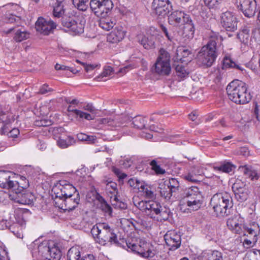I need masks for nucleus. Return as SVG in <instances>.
I'll return each mask as SVG.
<instances>
[{
    "instance_id": "62",
    "label": "nucleus",
    "mask_w": 260,
    "mask_h": 260,
    "mask_svg": "<svg viewBox=\"0 0 260 260\" xmlns=\"http://www.w3.org/2000/svg\"><path fill=\"white\" fill-rule=\"evenodd\" d=\"M160 28H161V31L163 32V33L165 35V36L167 38V39L171 41L172 39H173V36L171 35V33H170L169 31L168 28L165 26H164L163 25H160Z\"/></svg>"
},
{
    "instance_id": "38",
    "label": "nucleus",
    "mask_w": 260,
    "mask_h": 260,
    "mask_svg": "<svg viewBox=\"0 0 260 260\" xmlns=\"http://www.w3.org/2000/svg\"><path fill=\"white\" fill-rule=\"evenodd\" d=\"M190 54L191 50L186 48L185 47H179L176 50V55L178 57L177 59H179L182 61H184L185 60H182V58L180 57L181 56L182 58H185L188 57Z\"/></svg>"
},
{
    "instance_id": "6",
    "label": "nucleus",
    "mask_w": 260,
    "mask_h": 260,
    "mask_svg": "<svg viewBox=\"0 0 260 260\" xmlns=\"http://www.w3.org/2000/svg\"><path fill=\"white\" fill-rule=\"evenodd\" d=\"M92 234L96 242L105 245L107 242L114 243L119 246L120 243L114 230L105 223H99L93 225L91 230Z\"/></svg>"
},
{
    "instance_id": "40",
    "label": "nucleus",
    "mask_w": 260,
    "mask_h": 260,
    "mask_svg": "<svg viewBox=\"0 0 260 260\" xmlns=\"http://www.w3.org/2000/svg\"><path fill=\"white\" fill-rule=\"evenodd\" d=\"M29 37V34L25 30H17L15 32L13 39L17 42H20Z\"/></svg>"
},
{
    "instance_id": "55",
    "label": "nucleus",
    "mask_w": 260,
    "mask_h": 260,
    "mask_svg": "<svg viewBox=\"0 0 260 260\" xmlns=\"http://www.w3.org/2000/svg\"><path fill=\"white\" fill-rule=\"evenodd\" d=\"M100 208L102 210L109 215H111L112 212L111 207L107 203V202L101 205Z\"/></svg>"
},
{
    "instance_id": "18",
    "label": "nucleus",
    "mask_w": 260,
    "mask_h": 260,
    "mask_svg": "<svg viewBox=\"0 0 260 260\" xmlns=\"http://www.w3.org/2000/svg\"><path fill=\"white\" fill-rule=\"evenodd\" d=\"M56 27L55 23L52 20L46 21L43 18H39L36 22V30L44 35H48Z\"/></svg>"
},
{
    "instance_id": "59",
    "label": "nucleus",
    "mask_w": 260,
    "mask_h": 260,
    "mask_svg": "<svg viewBox=\"0 0 260 260\" xmlns=\"http://www.w3.org/2000/svg\"><path fill=\"white\" fill-rule=\"evenodd\" d=\"M219 0H203L204 4L210 9L216 7Z\"/></svg>"
},
{
    "instance_id": "31",
    "label": "nucleus",
    "mask_w": 260,
    "mask_h": 260,
    "mask_svg": "<svg viewBox=\"0 0 260 260\" xmlns=\"http://www.w3.org/2000/svg\"><path fill=\"white\" fill-rule=\"evenodd\" d=\"M57 145L61 148H66L75 143L74 138L71 136H57Z\"/></svg>"
},
{
    "instance_id": "11",
    "label": "nucleus",
    "mask_w": 260,
    "mask_h": 260,
    "mask_svg": "<svg viewBox=\"0 0 260 260\" xmlns=\"http://www.w3.org/2000/svg\"><path fill=\"white\" fill-rule=\"evenodd\" d=\"M38 252L43 258L48 260H59L61 256L59 249L54 244L51 246L47 242L38 246Z\"/></svg>"
},
{
    "instance_id": "51",
    "label": "nucleus",
    "mask_w": 260,
    "mask_h": 260,
    "mask_svg": "<svg viewBox=\"0 0 260 260\" xmlns=\"http://www.w3.org/2000/svg\"><path fill=\"white\" fill-rule=\"evenodd\" d=\"M5 18L7 22H17L20 20V18L11 13H6Z\"/></svg>"
},
{
    "instance_id": "5",
    "label": "nucleus",
    "mask_w": 260,
    "mask_h": 260,
    "mask_svg": "<svg viewBox=\"0 0 260 260\" xmlns=\"http://www.w3.org/2000/svg\"><path fill=\"white\" fill-rule=\"evenodd\" d=\"M247 89L246 84L238 80L230 82L226 89L229 99L237 104H245L251 100V96Z\"/></svg>"
},
{
    "instance_id": "32",
    "label": "nucleus",
    "mask_w": 260,
    "mask_h": 260,
    "mask_svg": "<svg viewBox=\"0 0 260 260\" xmlns=\"http://www.w3.org/2000/svg\"><path fill=\"white\" fill-rule=\"evenodd\" d=\"M101 123L107 124L112 127H117L120 125V116L118 115L110 116L100 120Z\"/></svg>"
},
{
    "instance_id": "14",
    "label": "nucleus",
    "mask_w": 260,
    "mask_h": 260,
    "mask_svg": "<svg viewBox=\"0 0 260 260\" xmlns=\"http://www.w3.org/2000/svg\"><path fill=\"white\" fill-rule=\"evenodd\" d=\"M152 7L157 15L165 17L172 10L173 6L169 0H153Z\"/></svg>"
},
{
    "instance_id": "26",
    "label": "nucleus",
    "mask_w": 260,
    "mask_h": 260,
    "mask_svg": "<svg viewBox=\"0 0 260 260\" xmlns=\"http://www.w3.org/2000/svg\"><path fill=\"white\" fill-rule=\"evenodd\" d=\"M17 183H14V180H10V172L5 171H0V186L4 188L10 189L13 186H17Z\"/></svg>"
},
{
    "instance_id": "4",
    "label": "nucleus",
    "mask_w": 260,
    "mask_h": 260,
    "mask_svg": "<svg viewBox=\"0 0 260 260\" xmlns=\"http://www.w3.org/2000/svg\"><path fill=\"white\" fill-rule=\"evenodd\" d=\"M220 39L216 36H211L207 44L204 46L198 54V62L206 67H211L217 56V46Z\"/></svg>"
},
{
    "instance_id": "20",
    "label": "nucleus",
    "mask_w": 260,
    "mask_h": 260,
    "mask_svg": "<svg viewBox=\"0 0 260 260\" xmlns=\"http://www.w3.org/2000/svg\"><path fill=\"white\" fill-rule=\"evenodd\" d=\"M126 31L121 26H116L113 30L107 35V40L111 43H117L123 39Z\"/></svg>"
},
{
    "instance_id": "9",
    "label": "nucleus",
    "mask_w": 260,
    "mask_h": 260,
    "mask_svg": "<svg viewBox=\"0 0 260 260\" xmlns=\"http://www.w3.org/2000/svg\"><path fill=\"white\" fill-rule=\"evenodd\" d=\"M9 197L14 202L23 205H31L35 200V197L32 192L21 188H11Z\"/></svg>"
},
{
    "instance_id": "19",
    "label": "nucleus",
    "mask_w": 260,
    "mask_h": 260,
    "mask_svg": "<svg viewBox=\"0 0 260 260\" xmlns=\"http://www.w3.org/2000/svg\"><path fill=\"white\" fill-rule=\"evenodd\" d=\"M190 19L189 15L185 14L183 11L176 10L173 12L169 16L168 20L170 24L178 26L180 24H184L189 21Z\"/></svg>"
},
{
    "instance_id": "36",
    "label": "nucleus",
    "mask_w": 260,
    "mask_h": 260,
    "mask_svg": "<svg viewBox=\"0 0 260 260\" xmlns=\"http://www.w3.org/2000/svg\"><path fill=\"white\" fill-rule=\"evenodd\" d=\"M133 126L137 129H147L146 120L145 117L140 116L135 117L133 119Z\"/></svg>"
},
{
    "instance_id": "53",
    "label": "nucleus",
    "mask_w": 260,
    "mask_h": 260,
    "mask_svg": "<svg viewBox=\"0 0 260 260\" xmlns=\"http://www.w3.org/2000/svg\"><path fill=\"white\" fill-rule=\"evenodd\" d=\"M257 241H254L252 239H250L249 238H246L244 237V240L243 242V245L245 248H250L252 247L253 245H254Z\"/></svg>"
},
{
    "instance_id": "60",
    "label": "nucleus",
    "mask_w": 260,
    "mask_h": 260,
    "mask_svg": "<svg viewBox=\"0 0 260 260\" xmlns=\"http://www.w3.org/2000/svg\"><path fill=\"white\" fill-rule=\"evenodd\" d=\"M52 91L53 89L49 88L48 84H44L40 87L39 93L42 94H44Z\"/></svg>"
},
{
    "instance_id": "10",
    "label": "nucleus",
    "mask_w": 260,
    "mask_h": 260,
    "mask_svg": "<svg viewBox=\"0 0 260 260\" xmlns=\"http://www.w3.org/2000/svg\"><path fill=\"white\" fill-rule=\"evenodd\" d=\"M89 4L92 11L98 17L107 16L114 7L111 0H91Z\"/></svg>"
},
{
    "instance_id": "25",
    "label": "nucleus",
    "mask_w": 260,
    "mask_h": 260,
    "mask_svg": "<svg viewBox=\"0 0 260 260\" xmlns=\"http://www.w3.org/2000/svg\"><path fill=\"white\" fill-rule=\"evenodd\" d=\"M62 204L64 205V210H72L79 204L80 201L79 194H73L72 197H67L62 199Z\"/></svg>"
},
{
    "instance_id": "1",
    "label": "nucleus",
    "mask_w": 260,
    "mask_h": 260,
    "mask_svg": "<svg viewBox=\"0 0 260 260\" xmlns=\"http://www.w3.org/2000/svg\"><path fill=\"white\" fill-rule=\"evenodd\" d=\"M125 245L128 249L142 257L150 260H169L167 254L159 245L154 246L142 240L136 243L132 239H127Z\"/></svg>"
},
{
    "instance_id": "37",
    "label": "nucleus",
    "mask_w": 260,
    "mask_h": 260,
    "mask_svg": "<svg viewBox=\"0 0 260 260\" xmlns=\"http://www.w3.org/2000/svg\"><path fill=\"white\" fill-rule=\"evenodd\" d=\"M172 215V213L169 208L166 207H162L159 209V213H158L157 216L155 218L157 220L161 221L162 220H167L170 216Z\"/></svg>"
},
{
    "instance_id": "61",
    "label": "nucleus",
    "mask_w": 260,
    "mask_h": 260,
    "mask_svg": "<svg viewBox=\"0 0 260 260\" xmlns=\"http://www.w3.org/2000/svg\"><path fill=\"white\" fill-rule=\"evenodd\" d=\"M20 132L18 128H14L7 133V135L9 138H16L19 135Z\"/></svg>"
},
{
    "instance_id": "34",
    "label": "nucleus",
    "mask_w": 260,
    "mask_h": 260,
    "mask_svg": "<svg viewBox=\"0 0 260 260\" xmlns=\"http://www.w3.org/2000/svg\"><path fill=\"white\" fill-rule=\"evenodd\" d=\"M99 22V25L103 29L105 30H109L112 28L115 24V20H112L110 18L107 17H100Z\"/></svg>"
},
{
    "instance_id": "16",
    "label": "nucleus",
    "mask_w": 260,
    "mask_h": 260,
    "mask_svg": "<svg viewBox=\"0 0 260 260\" xmlns=\"http://www.w3.org/2000/svg\"><path fill=\"white\" fill-rule=\"evenodd\" d=\"M237 3L245 17L251 18L254 16L256 7L255 0H237Z\"/></svg>"
},
{
    "instance_id": "46",
    "label": "nucleus",
    "mask_w": 260,
    "mask_h": 260,
    "mask_svg": "<svg viewBox=\"0 0 260 260\" xmlns=\"http://www.w3.org/2000/svg\"><path fill=\"white\" fill-rule=\"evenodd\" d=\"M167 185L175 192L178 191L180 188L179 181L174 178L169 179V183Z\"/></svg>"
},
{
    "instance_id": "49",
    "label": "nucleus",
    "mask_w": 260,
    "mask_h": 260,
    "mask_svg": "<svg viewBox=\"0 0 260 260\" xmlns=\"http://www.w3.org/2000/svg\"><path fill=\"white\" fill-rule=\"evenodd\" d=\"M134 203L136 207H137L139 210L146 214L148 206V201L143 200L138 202L134 201Z\"/></svg>"
},
{
    "instance_id": "29",
    "label": "nucleus",
    "mask_w": 260,
    "mask_h": 260,
    "mask_svg": "<svg viewBox=\"0 0 260 260\" xmlns=\"http://www.w3.org/2000/svg\"><path fill=\"white\" fill-rule=\"evenodd\" d=\"M234 168H235L234 165L232 162L226 161H223L215 164L213 166V169L214 171L226 173L232 172Z\"/></svg>"
},
{
    "instance_id": "48",
    "label": "nucleus",
    "mask_w": 260,
    "mask_h": 260,
    "mask_svg": "<svg viewBox=\"0 0 260 260\" xmlns=\"http://www.w3.org/2000/svg\"><path fill=\"white\" fill-rule=\"evenodd\" d=\"M113 69L111 67L108 66L105 67L104 68L103 72L101 73V75L96 77L95 79L98 81H105V80H102V78L110 75L111 73L113 72Z\"/></svg>"
},
{
    "instance_id": "13",
    "label": "nucleus",
    "mask_w": 260,
    "mask_h": 260,
    "mask_svg": "<svg viewBox=\"0 0 260 260\" xmlns=\"http://www.w3.org/2000/svg\"><path fill=\"white\" fill-rule=\"evenodd\" d=\"M237 18L233 13L228 11L221 14V24L226 31H235L237 29Z\"/></svg>"
},
{
    "instance_id": "41",
    "label": "nucleus",
    "mask_w": 260,
    "mask_h": 260,
    "mask_svg": "<svg viewBox=\"0 0 260 260\" xmlns=\"http://www.w3.org/2000/svg\"><path fill=\"white\" fill-rule=\"evenodd\" d=\"M74 111V116L77 119L80 120L85 118L87 120H90L93 119V117L89 113L79 110H75Z\"/></svg>"
},
{
    "instance_id": "12",
    "label": "nucleus",
    "mask_w": 260,
    "mask_h": 260,
    "mask_svg": "<svg viewBox=\"0 0 260 260\" xmlns=\"http://www.w3.org/2000/svg\"><path fill=\"white\" fill-rule=\"evenodd\" d=\"M52 191H53L55 198L60 200L67 197H72L73 194L79 193L76 188L72 184L66 183H59L54 186Z\"/></svg>"
},
{
    "instance_id": "2",
    "label": "nucleus",
    "mask_w": 260,
    "mask_h": 260,
    "mask_svg": "<svg viewBox=\"0 0 260 260\" xmlns=\"http://www.w3.org/2000/svg\"><path fill=\"white\" fill-rule=\"evenodd\" d=\"M64 13V6L62 2H57L54 7L53 14L55 17L59 18L61 19V24L63 26L68 28L75 34H79L83 32L85 25V20L83 19L74 18L73 17L63 16Z\"/></svg>"
},
{
    "instance_id": "57",
    "label": "nucleus",
    "mask_w": 260,
    "mask_h": 260,
    "mask_svg": "<svg viewBox=\"0 0 260 260\" xmlns=\"http://www.w3.org/2000/svg\"><path fill=\"white\" fill-rule=\"evenodd\" d=\"M77 138L80 141H91L94 140L93 136H89L83 133L78 134Z\"/></svg>"
},
{
    "instance_id": "50",
    "label": "nucleus",
    "mask_w": 260,
    "mask_h": 260,
    "mask_svg": "<svg viewBox=\"0 0 260 260\" xmlns=\"http://www.w3.org/2000/svg\"><path fill=\"white\" fill-rule=\"evenodd\" d=\"M22 210H18L15 212L14 215L16 222L21 226L25 224V221L22 217Z\"/></svg>"
},
{
    "instance_id": "17",
    "label": "nucleus",
    "mask_w": 260,
    "mask_h": 260,
    "mask_svg": "<svg viewBox=\"0 0 260 260\" xmlns=\"http://www.w3.org/2000/svg\"><path fill=\"white\" fill-rule=\"evenodd\" d=\"M232 189L237 200L240 202L245 201L248 197L249 191L245 184L237 180L232 186Z\"/></svg>"
},
{
    "instance_id": "43",
    "label": "nucleus",
    "mask_w": 260,
    "mask_h": 260,
    "mask_svg": "<svg viewBox=\"0 0 260 260\" xmlns=\"http://www.w3.org/2000/svg\"><path fill=\"white\" fill-rule=\"evenodd\" d=\"M150 165L152 170L155 172L156 174L162 175L166 173L165 170L161 168L155 160L153 159L151 161Z\"/></svg>"
},
{
    "instance_id": "15",
    "label": "nucleus",
    "mask_w": 260,
    "mask_h": 260,
    "mask_svg": "<svg viewBox=\"0 0 260 260\" xmlns=\"http://www.w3.org/2000/svg\"><path fill=\"white\" fill-rule=\"evenodd\" d=\"M164 239L170 250H175L180 247L181 235L175 231H168L165 235Z\"/></svg>"
},
{
    "instance_id": "58",
    "label": "nucleus",
    "mask_w": 260,
    "mask_h": 260,
    "mask_svg": "<svg viewBox=\"0 0 260 260\" xmlns=\"http://www.w3.org/2000/svg\"><path fill=\"white\" fill-rule=\"evenodd\" d=\"M53 133L54 136L56 137L57 136H65V131L64 129L62 127H56L54 128Z\"/></svg>"
},
{
    "instance_id": "8",
    "label": "nucleus",
    "mask_w": 260,
    "mask_h": 260,
    "mask_svg": "<svg viewBox=\"0 0 260 260\" xmlns=\"http://www.w3.org/2000/svg\"><path fill=\"white\" fill-rule=\"evenodd\" d=\"M189 209L196 211L200 209L203 203V196L198 187L191 186L185 188L182 193Z\"/></svg>"
},
{
    "instance_id": "45",
    "label": "nucleus",
    "mask_w": 260,
    "mask_h": 260,
    "mask_svg": "<svg viewBox=\"0 0 260 260\" xmlns=\"http://www.w3.org/2000/svg\"><path fill=\"white\" fill-rule=\"evenodd\" d=\"M175 71L177 75L180 78H184L188 74L184 67L181 64L175 65Z\"/></svg>"
},
{
    "instance_id": "27",
    "label": "nucleus",
    "mask_w": 260,
    "mask_h": 260,
    "mask_svg": "<svg viewBox=\"0 0 260 260\" xmlns=\"http://www.w3.org/2000/svg\"><path fill=\"white\" fill-rule=\"evenodd\" d=\"M182 36L185 41H189L193 38L194 34V25L191 19L184 24Z\"/></svg>"
},
{
    "instance_id": "52",
    "label": "nucleus",
    "mask_w": 260,
    "mask_h": 260,
    "mask_svg": "<svg viewBox=\"0 0 260 260\" xmlns=\"http://www.w3.org/2000/svg\"><path fill=\"white\" fill-rule=\"evenodd\" d=\"M242 222H240L238 225H236V226L232 230V231L237 234L242 235L243 234L244 229L243 227L247 226L246 225H244L242 224Z\"/></svg>"
},
{
    "instance_id": "22",
    "label": "nucleus",
    "mask_w": 260,
    "mask_h": 260,
    "mask_svg": "<svg viewBox=\"0 0 260 260\" xmlns=\"http://www.w3.org/2000/svg\"><path fill=\"white\" fill-rule=\"evenodd\" d=\"M243 228L244 232L243 235L244 237L257 241L259 229L257 223L254 222L252 224H249L247 226Z\"/></svg>"
},
{
    "instance_id": "47",
    "label": "nucleus",
    "mask_w": 260,
    "mask_h": 260,
    "mask_svg": "<svg viewBox=\"0 0 260 260\" xmlns=\"http://www.w3.org/2000/svg\"><path fill=\"white\" fill-rule=\"evenodd\" d=\"M14 183H17L18 185L15 186V185H13L12 188H21L23 189H26L27 187L29 186V182L26 179V178L24 176H21L20 178V181H14Z\"/></svg>"
},
{
    "instance_id": "56",
    "label": "nucleus",
    "mask_w": 260,
    "mask_h": 260,
    "mask_svg": "<svg viewBox=\"0 0 260 260\" xmlns=\"http://www.w3.org/2000/svg\"><path fill=\"white\" fill-rule=\"evenodd\" d=\"M112 171L119 178V180L124 179L127 176L125 173H122L119 169L115 167L112 168Z\"/></svg>"
},
{
    "instance_id": "24",
    "label": "nucleus",
    "mask_w": 260,
    "mask_h": 260,
    "mask_svg": "<svg viewBox=\"0 0 260 260\" xmlns=\"http://www.w3.org/2000/svg\"><path fill=\"white\" fill-rule=\"evenodd\" d=\"M239 170L251 180H257L260 177V173L254 167L245 165L240 166Z\"/></svg>"
},
{
    "instance_id": "3",
    "label": "nucleus",
    "mask_w": 260,
    "mask_h": 260,
    "mask_svg": "<svg viewBox=\"0 0 260 260\" xmlns=\"http://www.w3.org/2000/svg\"><path fill=\"white\" fill-rule=\"evenodd\" d=\"M210 205L216 217L223 218L231 213L233 206V199L228 192L217 193L211 198Z\"/></svg>"
},
{
    "instance_id": "23",
    "label": "nucleus",
    "mask_w": 260,
    "mask_h": 260,
    "mask_svg": "<svg viewBox=\"0 0 260 260\" xmlns=\"http://www.w3.org/2000/svg\"><path fill=\"white\" fill-rule=\"evenodd\" d=\"M67 260H93L95 257L92 254H87L81 257L80 252L77 247H72L68 251Z\"/></svg>"
},
{
    "instance_id": "30",
    "label": "nucleus",
    "mask_w": 260,
    "mask_h": 260,
    "mask_svg": "<svg viewBox=\"0 0 260 260\" xmlns=\"http://www.w3.org/2000/svg\"><path fill=\"white\" fill-rule=\"evenodd\" d=\"M139 42L146 49H150L155 47V37L153 36L146 37L143 35L138 36Z\"/></svg>"
},
{
    "instance_id": "54",
    "label": "nucleus",
    "mask_w": 260,
    "mask_h": 260,
    "mask_svg": "<svg viewBox=\"0 0 260 260\" xmlns=\"http://www.w3.org/2000/svg\"><path fill=\"white\" fill-rule=\"evenodd\" d=\"M10 110V107L9 105H7L4 102L0 103V113L1 114H6V113L8 112Z\"/></svg>"
},
{
    "instance_id": "63",
    "label": "nucleus",
    "mask_w": 260,
    "mask_h": 260,
    "mask_svg": "<svg viewBox=\"0 0 260 260\" xmlns=\"http://www.w3.org/2000/svg\"><path fill=\"white\" fill-rule=\"evenodd\" d=\"M250 29L247 26H244L242 29L239 34V36H243V38L248 39L249 37Z\"/></svg>"
},
{
    "instance_id": "35",
    "label": "nucleus",
    "mask_w": 260,
    "mask_h": 260,
    "mask_svg": "<svg viewBox=\"0 0 260 260\" xmlns=\"http://www.w3.org/2000/svg\"><path fill=\"white\" fill-rule=\"evenodd\" d=\"M159 189L160 196L166 200H169L173 196V193H175L165 184H160Z\"/></svg>"
},
{
    "instance_id": "44",
    "label": "nucleus",
    "mask_w": 260,
    "mask_h": 260,
    "mask_svg": "<svg viewBox=\"0 0 260 260\" xmlns=\"http://www.w3.org/2000/svg\"><path fill=\"white\" fill-rule=\"evenodd\" d=\"M89 0H79L78 2L73 1L74 6L80 11H85L88 8Z\"/></svg>"
},
{
    "instance_id": "42",
    "label": "nucleus",
    "mask_w": 260,
    "mask_h": 260,
    "mask_svg": "<svg viewBox=\"0 0 260 260\" xmlns=\"http://www.w3.org/2000/svg\"><path fill=\"white\" fill-rule=\"evenodd\" d=\"M208 260H224L222 253L218 250L211 251L207 254Z\"/></svg>"
},
{
    "instance_id": "21",
    "label": "nucleus",
    "mask_w": 260,
    "mask_h": 260,
    "mask_svg": "<svg viewBox=\"0 0 260 260\" xmlns=\"http://www.w3.org/2000/svg\"><path fill=\"white\" fill-rule=\"evenodd\" d=\"M135 188H137L140 194L146 199H154L155 198V194L152 190V187L145 182L137 181Z\"/></svg>"
},
{
    "instance_id": "28",
    "label": "nucleus",
    "mask_w": 260,
    "mask_h": 260,
    "mask_svg": "<svg viewBox=\"0 0 260 260\" xmlns=\"http://www.w3.org/2000/svg\"><path fill=\"white\" fill-rule=\"evenodd\" d=\"M161 206L159 202L152 200L148 201V206L145 214L151 218L155 219L158 213H159Z\"/></svg>"
},
{
    "instance_id": "39",
    "label": "nucleus",
    "mask_w": 260,
    "mask_h": 260,
    "mask_svg": "<svg viewBox=\"0 0 260 260\" xmlns=\"http://www.w3.org/2000/svg\"><path fill=\"white\" fill-rule=\"evenodd\" d=\"M243 219L242 218L237 216L231 217L226 221L227 226L232 231L240 222H243Z\"/></svg>"
},
{
    "instance_id": "64",
    "label": "nucleus",
    "mask_w": 260,
    "mask_h": 260,
    "mask_svg": "<svg viewBox=\"0 0 260 260\" xmlns=\"http://www.w3.org/2000/svg\"><path fill=\"white\" fill-rule=\"evenodd\" d=\"M252 37L257 42L260 43V31L255 29L252 31Z\"/></svg>"
},
{
    "instance_id": "7",
    "label": "nucleus",
    "mask_w": 260,
    "mask_h": 260,
    "mask_svg": "<svg viewBox=\"0 0 260 260\" xmlns=\"http://www.w3.org/2000/svg\"><path fill=\"white\" fill-rule=\"evenodd\" d=\"M152 71L155 74L161 76H167L170 74V55L165 49L161 48L159 50L158 57Z\"/></svg>"
},
{
    "instance_id": "33",
    "label": "nucleus",
    "mask_w": 260,
    "mask_h": 260,
    "mask_svg": "<svg viewBox=\"0 0 260 260\" xmlns=\"http://www.w3.org/2000/svg\"><path fill=\"white\" fill-rule=\"evenodd\" d=\"M222 68L223 70L229 68H234L241 71H243L244 70L240 64H237L228 57H225L223 58Z\"/></svg>"
}]
</instances>
